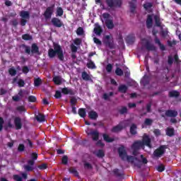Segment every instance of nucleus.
Wrapping results in <instances>:
<instances>
[{
  "label": "nucleus",
  "instance_id": "33",
  "mask_svg": "<svg viewBox=\"0 0 181 181\" xmlns=\"http://www.w3.org/2000/svg\"><path fill=\"white\" fill-rule=\"evenodd\" d=\"M35 118L38 122H45V117L44 115L40 113L35 117Z\"/></svg>",
  "mask_w": 181,
  "mask_h": 181
},
{
  "label": "nucleus",
  "instance_id": "60",
  "mask_svg": "<svg viewBox=\"0 0 181 181\" xmlns=\"http://www.w3.org/2000/svg\"><path fill=\"white\" fill-rule=\"evenodd\" d=\"M93 41H94V43H95V45H98V46H101V45H103V43L101 42V40H100V39L97 37H94Z\"/></svg>",
  "mask_w": 181,
  "mask_h": 181
},
{
  "label": "nucleus",
  "instance_id": "34",
  "mask_svg": "<svg viewBox=\"0 0 181 181\" xmlns=\"http://www.w3.org/2000/svg\"><path fill=\"white\" fill-rule=\"evenodd\" d=\"M86 66L88 69H97L95 64H94V62L91 59L88 61V63H87Z\"/></svg>",
  "mask_w": 181,
  "mask_h": 181
},
{
  "label": "nucleus",
  "instance_id": "54",
  "mask_svg": "<svg viewBox=\"0 0 181 181\" xmlns=\"http://www.w3.org/2000/svg\"><path fill=\"white\" fill-rule=\"evenodd\" d=\"M83 167L85 169H93V165L90 163H84Z\"/></svg>",
  "mask_w": 181,
  "mask_h": 181
},
{
  "label": "nucleus",
  "instance_id": "61",
  "mask_svg": "<svg viewBox=\"0 0 181 181\" xmlns=\"http://www.w3.org/2000/svg\"><path fill=\"white\" fill-rule=\"evenodd\" d=\"M157 170L158 172L160 173L163 172V170H165V165H163V164L158 165L157 168Z\"/></svg>",
  "mask_w": 181,
  "mask_h": 181
},
{
  "label": "nucleus",
  "instance_id": "46",
  "mask_svg": "<svg viewBox=\"0 0 181 181\" xmlns=\"http://www.w3.org/2000/svg\"><path fill=\"white\" fill-rule=\"evenodd\" d=\"M119 112L121 115H124V114H127L128 112V108L127 107L123 106L122 108L119 110Z\"/></svg>",
  "mask_w": 181,
  "mask_h": 181
},
{
  "label": "nucleus",
  "instance_id": "57",
  "mask_svg": "<svg viewBox=\"0 0 181 181\" xmlns=\"http://www.w3.org/2000/svg\"><path fill=\"white\" fill-rule=\"evenodd\" d=\"M18 87H25V81L23 79L20 78L18 81Z\"/></svg>",
  "mask_w": 181,
  "mask_h": 181
},
{
  "label": "nucleus",
  "instance_id": "43",
  "mask_svg": "<svg viewBox=\"0 0 181 181\" xmlns=\"http://www.w3.org/2000/svg\"><path fill=\"white\" fill-rule=\"evenodd\" d=\"M24 144H26L27 146H29L30 148H33V142L29 139H27L23 141Z\"/></svg>",
  "mask_w": 181,
  "mask_h": 181
},
{
  "label": "nucleus",
  "instance_id": "23",
  "mask_svg": "<svg viewBox=\"0 0 181 181\" xmlns=\"http://www.w3.org/2000/svg\"><path fill=\"white\" fill-rule=\"evenodd\" d=\"M88 117L90 119H97V118H98V114L94 110H90L88 112Z\"/></svg>",
  "mask_w": 181,
  "mask_h": 181
},
{
  "label": "nucleus",
  "instance_id": "51",
  "mask_svg": "<svg viewBox=\"0 0 181 181\" xmlns=\"http://www.w3.org/2000/svg\"><path fill=\"white\" fill-rule=\"evenodd\" d=\"M153 6V4L152 3H146L144 4V8L146 9V11H148V9H151Z\"/></svg>",
  "mask_w": 181,
  "mask_h": 181
},
{
  "label": "nucleus",
  "instance_id": "9",
  "mask_svg": "<svg viewBox=\"0 0 181 181\" xmlns=\"http://www.w3.org/2000/svg\"><path fill=\"white\" fill-rule=\"evenodd\" d=\"M53 12H54V4H52L46 8L44 12L45 19H50V18H52V15H53Z\"/></svg>",
  "mask_w": 181,
  "mask_h": 181
},
{
  "label": "nucleus",
  "instance_id": "27",
  "mask_svg": "<svg viewBox=\"0 0 181 181\" xmlns=\"http://www.w3.org/2000/svg\"><path fill=\"white\" fill-rule=\"evenodd\" d=\"M154 21L156 26H157L158 28H160V26H162V22H160V17H159V16H154Z\"/></svg>",
  "mask_w": 181,
  "mask_h": 181
},
{
  "label": "nucleus",
  "instance_id": "26",
  "mask_svg": "<svg viewBox=\"0 0 181 181\" xmlns=\"http://www.w3.org/2000/svg\"><path fill=\"white\" fill-rule=\"evenodd\" d=\"M150 81H151L149 80V76H144L143 79L141 81V84H142L144 87H146V86L149 84Z\"/></svg>",
  "mask_w": 181,
  "mask_h": 181
},
{
  "label": "nucleus",
  "instance_id": "11",
  "mask_svg": "<svg viewBox=\"0 0 181 181\" xmlns=\"http://www.w3.org/2000/svg\"><path fill=\"white\" fill-rule=\"evenodd\" d=\"M87 135L92 136L93 141H98L100 138V133L98 130H91L90 132H87Z\"/></svg>",
  "mask_w": 181,
  "mask_h": 181
},
{
  "label": "nucleus",
  "instance_id": "38",
  "mask_svg": "<svg viewBox=\"0 0 181 181\" xmlns=\"http://www.w3.org/2000/svg\"><path fill=\"white\" fill-rule=\"evenodd\" d=\"M42 84V79L40 78H34V86L35 87H39Z\"/></svg>",
  "mask_w": 181,
  "mask_h": 181
},
{
  "label": "nucleus",
  "instance_id": "56",
  "mask_svg": "<svg viewBox=\"0 0 181 181\" xmlns=\"http://www.w3.org/2000/svg\"><path fill=\"white\" fill-rule=\"evenodd\" d=\"M70 173H73L75 176H78V172L75 168H69Z\"/></svg>",
  "mask_w": 181,
  "mask_h": 181
},
{
  "label": "nucleus",
  "instance_id": "7",
  "mask_svg": "<svg viewBox=\"0 0 181 181\" xmlns=\"http://www.w3.org/2000/svg\"><path fill=\"white\" fill-rule=\"evenodd\" d=\"M141 144H143V148L145 149V146H148V148H152V140L151 137L148 135H144L142 140L141 141Z\"/></svg>",
  "mask_w": 181,
  "mask_h": 181
},
{
  "label": "nucleus",
  "instance_id": "19",
  "mask_svg": "<svg viewBox=\"0 0 181 181\" xmlns=\"http://www.w3.org/2000/svg\"><path fill=\"white\" fill-rule=\"evenodd\" d=\"M124 129V127L121 125L120 124L113 127L111 129L112 132H114L115 134H117V132H121L122 130Z\"/></svg>",
  "mask_w": 181,
  "mask_h": 181
},
{
  "label": "nucleus",
  "instance_id": "53",
  "mask_svg": "<svg viewBox=\"0 0 181 181\" xmlns=\"http://www.w3.org/2000/svg\"><path fill=\"white\" fill-rule=\"evenodd\" d=\"M18 152H23L25 151V144H20L18 147Z\"/></svg>",
  "mask_w": 181,
  "mask_h": 181
},
{
  "label": "nucleus",
  "instance_id": "10",
  "mask_svg": "<svg viewBox=\"0 0 181 181\" xmlns=\"http://www.w3.org/2000/svg\"><path fill=\"white\" fill-rule=\"evenodd\" d=\"M51 23L55 28H62V26H64L63 21H62V20H60L59 18H56V17H54L52 18Z\"/></svg>",
  "mask_w": 181,
  "mask_h": 181
},
{
  "label": "nucleus",
  "instance_id": "14",
  "mask_svg": "<svg viewBox=\"0 0 181 181\" xmlns=\"http://www.w3.org/2000/svg\"><path fill=\"white\" fill-rule=\"evenodd\" d=\"M147 29H151L153 25V17L152 15H148L146 21Z\"/></svg>",
  "mask_w": 181,
  "mask_h": 181
},
{
  "label": "nucleus",
  "instance_id": "24",
  "mask_svg": "<svg viewBox=\"0 0 181 181\" xmlns=\"http://www.w3.org/2000/svg\"><path fill=\"white\" fill-rule=\"evenodd\" d=\"M127 91H128V86H127L126 85H120L118 87V92L119 93H122L123 94H125V93H127Z\"/></svg>",
  "mask_w": 181,
  "mask_h": 181
},
{
  "label": "nucleus",
  "instance_id": "47",
  "mask_svg": "<svg viewBox=\"0 0 181 181\" xmlns=\"http://www.w3.org/2000/svg\"><path fill=\"white\" fill-rule=\"evenodd\" d=\"M16 73H17L16 69H15V68L13 67H11L8 69V74H10V76H16Z\"/></svg>",
  "mask_w": 181,
  "mask_h": 181
},
{
  "label": "nucleus",
  "instance_id": "12",
  "mask_svg": "<svg viewBox=\"0 0 181 181\" xmlns=\"http://www.w3.org/2000/svg\"><path fill=\"white\" fill-rule=\"evenodd\" d=\"M35 165V160H29L28 161V165H24V169L26 172H32L35 169L33 166Z\"/></svg>",
  "mask_w": 181,
  "mask_h": 181
},
{
  "label": "nucleus",
  "instance_id": "59",
  "mask_svg": "<svg viewBox=\"0 0 181 181\" xmlns=\"http://www.w3.org/2000/svg\"><path fill=\"white\" fill-rule=\"evenodd\" d=\"M106 71H107V73H111V71H112V64H108L106 66Z\"/></svg>",
  "mask_w": 181,
  "mask_h": 181
},
{
  "label": "nucleus",
  "instance_id": "64",
  "mask_svg": "<svg viewBox=\"0 0 181 181\" xmlns=\"http://www.w3.org/2000/svg\"><path fill=\"white\" fill-rule=\"evenodd\" d=\"M22 71L24 74L29 73V67H28L27 66H24L22 69Z\"/></svg>",
  "mask_w": 181,
  "mask_h": 181
},
{
  "label": "nucleus",
  "instance_id": "16",
  "mask_svg": "<svg viewBox=\"0 0 181 181\" xmlns=\"http://www.w3.org/2000/svg\"><path fill=\"white\" fill-rule=\"evenodd\" d=\"M177 115V111L173 110H168L165 111V116L170 117L171 118H175V117Z\"/></svg>",
  "mask_w": 181,
  "mask_h": 181
},
{
  "label": "nucleus",
  "instance_id": "44",
  "mask_svg": "<svg viewBox=\"0 0 181 181\" xmlns=\"http://www.w3.org/2000/svg\"><path fill=\"white\" fill-rule=\"evenodd\" d=\"M76 35H78V36H83V35H84V29L82 27L78 28Z\"/></svg>",
  "mask_w": 181,
  "mask_h": 181
},
{
  "label": "nucleus",
  "instance_id": "18",
  "mask_svg": "<svg viewBox=\"0 0 181 181\" xmlns=\"http://www.w3.org/2000/svg\"><path fill=\"white\" fill-rule=\"evenodd\" d=\"M146 49L148 50V52H155L156 50V47L153 45V44H151L149 41L146 42Z\"/></svg>",
  "mask_w": 181,
  "mask_h": 181
},
{
  "label": "nucleus",
  "instance_id": "20",
  "mask_svg": "<svg viewBox=\"0 0 181 181\" xmlns=\"http://www.w3.org/2000/svg\"><path fill=\"white\" fill-rule=\"evenodd\" d=\"M154 42L156 45H158L160 49L162 52H165V50H166V47H165L162 42H160V40H159L158 37L154 38Z\"/></svg>",
  "mask_w": 181,
  "mask_h": 181
},
{
  "label": "nucleus",
  "instance_id": "15",
  "mask_svg": "<svg viewBox=\"0 0 181 181\" xmlns=\"http://www.w3.org/2000/svg\"><path fill=\"white\" fill-rule=\"evenodd\" d=\"M93 32L95 35L97 36H101V33H103V28L98 23H95V28L93 29Z\"/></svg>",
  "mask_w": 181,
  "mask_h": 181
},
{
  "label": "nucleus",
  "instance_id": "55",
  "mask_svg": "<svg viewBox=\"0 0 181 181\" xmlns=\"http://www.w3.org/2000/svg\"><path fill=\"white\" fill-rule=\"evenodd\" d=\"M168 64L169 66H172V64H173V57L171 55L168 57Z\"/></svg>",
  "mask_w": 181,
  "mask_h": 181
},
{
  "label": "nucleus",
  "instance_id": "35",
  "mask_svg": "<svg viewBox=\"0 0 181 181\" xmlns=\"http://www.w3.org/2000/svg\"><path fill=\"white\" fill-rule=\"evenodd\" d=\"M113 173L116 176V177H122L124 176V173H120L119 170L117 168L113 170Z\"/></svg>",
  "mask_w": 181,
  "mask_h": 181
},
{
  "label": "nucleus",
  "instance_id": "31",
  "mask_svg": "<svg viewBox=\"0 0 181 181\" xmlns=\"http://www.w3.org/2000/svg\"><path fill=\"white\" fill-rule=\"evenodd\" d=\"M166 135L168 136H173V135H175V129L168 127L166 129Z\"/></svg>",
  "mask_w": 181,
  "mask_h": 181
},
{
  "label": "nucleus",
  "instance_id": "39",
  "mask_svg": "<svg viewBox=\"0 0 181 181\" xmlns=\"http://www.w3.org/2000/svg\"><path fill=\"white\" fill-rule=\"evenodd\" d=\"M23 40H33L32 35L29 34H24L22 35Z\"/></svg>",
  "mask_w": 181,
  "mask_h": 181
},
{
  "label": "nucleus",
  "instance_id": "42",
  "mask_svg": "<svg viewBox=\"0 0 181 181\" xmlns=\"http://www.w3.org/2000/svg\"><path fill=\"white\" fill-rule=\"evenodd\" d=\"M96 156L98 158H104V156H105V153H104L103 150L100 149L98 151V152L96 153Z\"/></svg>",
  "mask_w": 181,
  "mask_h": 181
},
{
  "label": "nucleus",
  "instance_id": "1",
  "mask_svg": "<svg viewBox=\"0 0 181 181\" xmlns=\"http://www.w3.org/2000/svg\"><path fill=\"white\" fill-rule=\"evenodd\" d=\"M56 54L60 62H63L64 60V54H63V49L62 47L59 45V44L54 45V49L49 48L48 49V57L49 59H54L56 57Z\"/></svg>",
  "mask_w": 181,
  "mask_h": 181
},
{
  "label": "nucleus",
  "instance_id": "8",
  "mask_svg": "<svg viewBox=\"0 0 181 181\" xmlns=\"http://www.w3.org/2000/svg\"><path fill=\"white\" fill-rule=\"evenodd\" d=\"M104 43L109 47V49H115V44L114 43V40H111V37L110 35L105 36Z\"/></svg>",
  "mask_w": 181,
  "mask_h": 181
},
{
  "label": "nucleus",
  "instance_id": "2",
  "mask_svg": "<svg viewBox=\"0 0 181 181\" xmlns=\"http://www.w3.org/2000/svg\"><path fill=\"white\" fill-rule=\"evenodd\" d=\"M118 153H119V158H121L122 160H127L132 165H134V163H135V160H138V158L134 157L132 156H128L127 154V151H125V148H124V146H122L118 148Z\"/></svg>",
  "mask_w": 181,
  "mask_h": 181
},
{
  "label": "nucleus",
  "instance_id": "3",
  "mask_svg": "<svg viewBox=\"0 0 181 181\" xmlns=\"http://www.w3.org/2000/svg\"><path fill=\"white\" fill-rule=\"evenodd\" d=\"M21 47L24 49L25 54H31V56L33 54H39V46H37L36 43H33L31 47L29 45L23 44Z\"/></svg>",
  "mask_w": 181,
  "mask_h": 181
},
{
  "label": "nucleus",
  "instance_id": "40",
  "mask_svg": "<svg viewBox=\"0 0 181 181\" xmlns=\"http://www.w3.org/2000/svg\"><path fill=\"white\" fill-rule=\"evenodd\" d=\"M63 13H64L63 8L62 7H57L56 16H63Z\"/></svg>",
  "mask_w": 181,
  "mask_h": 181
},
{
  "label": "nucleus",
  "instance_id": "58",
  "mask_svg": "<svg viewBox=\"0 0 181 181\" xmlns=\"http://www.w3.org/2000/svg\"><path fill=\"white\" fill-rule=\"evenodd\" d=\"M153 134L156 136H160L161 133H160V129H155L153 130Z\"/></svg>",
  "mask_w": 181,
  "mask_h": 181
},
{
  "label": "nucleus",
  "instance_id": "63",
  "mask_svg": "<svg viewBox=\"0 0 181 181\" xmlns=\"http://www.w3.org/2000/svg\"><path fill=\"white\" fill-rule=\"evenodd\" d=\"M13 177L16 181H23L22 177L19 175H14Z\"/></svg>",
  "mask_w": 181,
  "mask_h": 181
},
{
  "label": "nucleus",
  "instance_id": "36",
  "mask_svg": "<svg viewBox=\"0 0 181 181\" xmlns=\"http://www.w3.org/2000/svg\"><path fill=\"white\" fill-rule=\"evenodd\" d=\"M133 165L134 167L138 168L139 169H141V168H142V161H141V160L137 158V160H135Z\"/></svg>",
  "mask_w": 181,
  "mask_h": 181
},
{
  "label": "nucleus",
  "instance_id": "25",
  "mask_svg": "<svg viewBox=\"0 0 181 181\" xmlns=\"http://www.w3.org/2000/svg\"><path fill=\"white\" fill-rule=\"evenodd\" d=\"M52 81L54 83V84H56L57 86H60L62 83V77L61 76H54L52 79Z\"/></svg>",
  "mask_w": 181,
  "mask_h": 181
},
{
  "label": "nucleus",
  "instance_id": "49",
  "mask_svg": "<svg viewBox=\"0 0 181 181\" xmlns=\"http://www.w3.org/2000/svg\"><path fill=\"white\" fill-rule=\"evenodd\" d=\"M106 4L109 8H114L115 6V3L113 0H106Z\"/></svg>",
  "mask_w": 181,
  "mask_h": 181
},
{
  "label": "nucleus",
  "instance_id": "37",
  "mask_svg": "<svg viewBox=\"0 0 181 181\" xmlns=\"http://www.w3.org/2000/svg\"><path fill=\"white\" fill-rule=\"evenodd\" d=\"M144 125H146L147 127H151L152 124H153V119L150 118H146L144 120Z\"/></svg>",
  "mask_w": 181,
  "mask_h": 181
},
{
  "label": "nucleus",
  "instance_id": "32",
  "mask_svg": "<svg viewBox=\"0 0 181 181\" xmlns=\"http://www.w3.org/2000/svg\"><path fill=\"white\" fill-rule=\"evenodd\" d=\"M105 25L107 28V29H114V22H112V20H106Z\"/></svg>",
  "mask_w": 181,
  "mask_h": 181
},
{
  "label": "nucleus",
  "instance_id": "62",
  "mask_svg": "<svg viewBox=\"0 0 181 181\" xmlns=\"http://www.w3.org/2000/svg\"><path fill=\"white\" fill-rule=\"evenodd\" d=\"M74 45L76 46H80L81 45V39L80 38H76L74 41Z\"/></svg>",
  "mask_w": 181,
  "mask_h": 181
},
{
  "label": "nucleus",
  "instance_id": "30",
  "mask_svg": "<svg viewBox=\"0 0 181 181\" xmlns=\"http://www.w3.org/2000/svg\"><path fill=\"white\" fill-rule=\"evenodd\" d=\"M78 114L79 116H81V118H86L87 115V112H86L85 108H79Z\"/></svg>",
  "mask_w": 181,
  "mask_h": 181
},
{
  "label": "nucleus",
  "instance_id": "41",
  "mask_svg": "<svg viewBox=\"0 0 181 181\" xmlns=\"http://www.w3.org/2000/svg\"><path fill=\"white\" fill-rule=\"evenodd\" d=\"M115 74L116 76H124V71H122L121 68L117 67L115 69Z\"/></svg>",
  "mask_w": 181,
  "mask_h": 181
},
{
  "label": "nucleus",
  "instance_id": "21",
  "mask_svg": "<svg viewBox=\"0 0 181 181\" xmlns=\"http://www.w3.org/2000/svg\"><path fill=\"white\" fill-rule=\"evenodd\" d=\"M62 93L65 95H67L68 94H70V95H74V92L73 91V90L69 89L67 88H62Z\"/></svg>",
  "mask_w": 181,
  "mask_h": 181
},
{
  "label": "nucleus",
  "instance_id": "28",
  "mask_svg": "<svg viewBox=\"0 0 181 181\" xmlns=\"http://www.w3.org/2000/svg\"><path fill=\"white\" fill-rule=\"evenodd\" d=\"M126 42L129 45H132V43H134V42H135V36H134L132 35H128L126 38Z\"/></svg>",
  "mask_w": 181,
  "mask_h": 181
},
{
  "label": "nucleus",
  "instance_id": "4",
  "mask_svg": "<svg viewBox=\"0 0 181 181\" xmlns=\"http://www.w3.org/2000/svg\"><path fill=\"white\" fill-rule=\"evenodd\" d=\"M132 149L133 151L132 155L134 156H138V155H139V150H144L145 148L142 144V141L141 140H138L133 143V144L132 145Z\"/></svg>",
  "mask_w": 181,
  "mask_h": 181
},
{
  "label": "nucleus",
  "instance_id": "6",
  "mask_svg": "<svg viewBox=\"0 0 181 181\" xmlns=\"http://www.w3.org/2000/svg\"><path fill=\"white\" fill-rule=\"evenodd\" d=\"M20 16L21 18L20 24L22 26H26V23H28V20L27 19H30V13H29V11H21L20 12Z\"/></svg>",
  "mask_w": 181,
  "mask_h": 181
},
{
  "label": "nucleus",
  "instance_id": "29",
  "mask_svg": "<svg viewBox=\"0 0 181 181\" xmlns=\"http://www.w3.org/2000/svg\"><path fill=\"white\" fill-rule=\"evenodd\" d=\"M103 139L105 142H107L108 144L111 142H114V139L110 137V136L107 134H103Z\"/></svg>",
  "mask_w": 181,
  "mask_h": 181
},
{
  "label": "nucleus",
  "instance_id": "52",
  "mask_svg": "<svg viewBox=\"0 0 181 181\" xmlns=\"http://www.w3.org/2000/svg\"><path fill=\"white\" fill-rule=\"evenodd\" d=\"M28 101L29 103H36L37 98L35 95H30L28 96Z\"/></svg>",
  "mask_w": 181,
  "mask_h": 181
},
{
  "label": "nucleus",
  "instance_id": "13",
  "mask_svg": "<svg viewBox=\"0 0 181 181\" xmlns=\"http://www.w3.org/2000/svg\"><path fill=\"white\" fill-rule=\"evenodd\" d=\"M14 124L16 129H22V119H21L19 117L14 118Z\"/></svg>",
  "mask_w": 181,
  "mask_h": 181
},
{
  "label": "nucleus",
  "instance_id": "50",
  "mask_svg": "<svg viewBox=\"0 0 181 181\" xmlns=\"http://www.w3.org/2000/svg\"><path fill=\"white\" fill-rule=\"evenodd\" d=\"M62 165H67L69 163V157L67 156H63L62 158Z\"/></svg>",
  "mask_w": 181,
  "mask_h": 181
},
{
  "label": "nucleus",
  "instance_id": "17",
  "mask_svg": "<svg viewBox=\"0 0 181 181\" xmlns=\"http://www.w3.org/2000/svg\"><path fill=\"white\" fill-rule=\"evenodd\" d=\"M180 96V92L177 90H171L168 93V97L170 98H177V97Z\"/></svg>",
  "mask_w": 181,
  "mask_h": 181
},
{
  "label": "nucleus",
  "instance_id": "48",
  "mask_svg": "<svg viewBox=\"0 0 181 181\" xmlns=\"http://www.w3.org/2000/svg\"><path fill=\"white\" fill-rule=\"evenodd\" d=\"M82 78L86 81H88V80H90V75H88L87 72L84 71L82 73Z\"/></svg>",
  "mask_w": 181,
  "mask_h": 181
},
{
  "label": "nucleus",
  "instance_id": "5",
  "mask_svg": "<svg viewBox=\"0 0 181 181\" xmlns=\"http://www.w3.org/2000/svg\"><path fill=\"white\" fill-rule=\"evenodd\" d=\"M168 148V146L161 145L158 148H156L153 155L155 158H162L163 155H165V152H166V149Z\"/></svg>",
  "mask_w": 181,
  "mask_h": 181
},
{
  "label": "nucleus",
  "instance_id": "45",
  "mask_svg": "<svg viewBox=\"0 0 181 181\" xmlns=\"http://www.w3.org/2000/svg\"><path fill=\"white\" fill-rule=\"evenodd\" d=\"M70 104L71 107H76V105L77 104V98H76V97H72L70 99Z\"/></svg>",
  "mask_w": 181,
  "mask_h": 181
},
{
  "label": "nucleus",
  "instance_id": "22",
  "mask_svg": "<svg viewBox=\"0 0 181 181\" xmlns=\"http://www.w3.org/2000/svg\"><path fill=\"white\" fill-rule=\"evenodd\" d=\"M136 129H138V127L135 124H132L130 127V134L131 135H136L138 134V132H136Z\"/></svg>",
  "mask_w": 181,
  "mask_h": 181
}]
</instances>
